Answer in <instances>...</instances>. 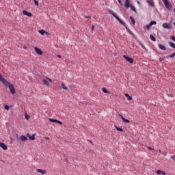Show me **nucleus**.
Returning a JSON list of instances; mask_svg holds the SVG:
<instances>
[{
	"mask_svg": "<svg viewBox=\"0 0 175 175\" xmlns=\"http://www.w3.org/2000/svg\"><path fill=\"white\" fill-rule=\"evenodd\" d=\"M94 28H95V26L92 25V31H94Z\"/></svg>",
	"mask_w": 175,
	"mask_h": 175,
	"instance_id": "39",
	"label": "nucleus"
},
{
	"mask_svg": "<svg viewBox=\"0 0 175 175\" xmlns=\"http://www.w3.org/2000/svg\"><path fill=\"white\" fill-rule=\"evenodd\" d=\"M142 47V49H146V46H144V45H143Z\"/></svg>",
	"mask_w": 175,
	"mask_h": 175,
	"instance_id": "44",
	"label": "nucleus"
},
{
	"mask_svg": "<svg viewBox=\"0 0 175 175\" xmlns=\"http://www.w3.org/2000/svg\"><path fill=\"white\" fill-rule=\"evenodd\" d=\"M103 92H104V94H110V92L107 91V89L106 88H103Z\"/></svg>",
	"mask_w": 175,
	"mask_h": 175,
	"instance_id": "24",
	"label": "nucleus"
},
{
	"mask_svg": "<svg viewBox=\"0 0 175 175\" xmlns=\"http://www.w3.org/2000/svg\"><path fill=\"white\" fill-rule=\"evenodd\" d=\"M53 83V81L51 79L46 77V79L42 80V83H44V85H47V87H50V83Z\"/></svg>",
	"mask_w": 175,
	"mask_h": 175,
	"instance_id": "4",
	"label": "nucleus"
},
{
	"mask_svg": "<svg viewBox=\"0 0 175 175\" xmlns=\"http://www.w3.org/2000/svg\"><path fill=\"white\" fill-rule=\"evenodd\" d=\"M129 4H130L129 0H126V1L124 2V6L126 9H129V7L131 6Z\"/></svg>",
	"mask_w": 175,
	"mask_h": 175,
	"instance_id": "13",
	"label": "nucleus"
},
{
	"mask_svg": "<svg viewBox=\"0 0 175 175\" xmlns=\"http://www.w3.org/2000/svg\"><path fill=\"white\" fill-rule=\"evenodd\" d=\"M156 173H157V174L166 175L165 172H163V171L159 170H157Z\"/></svg>",
	"mask_w": 175,
	"mask_h": 175,
	"instance_id": "15",
	"label": "nucleus"
},
{
	"mask_svg": "<svg viewBox=\"0 0 175 175\" xmlns=\"http://www.w3.org/2000/svg\"><path fill=\"white\" fill-rule=\"evenodd\" d=\"M25 120H29V118H30L29 115H28V113H25Z\"/></svg>",
	"mask_w": 175,
	"mask_h": 175,
	"instance_id": "29",
	"label": "nucleus"
},
{
	"mask_svg": "<svg viewBox=\"0 0 175 175\" xmlns=\"http://www.w3.org/2000/svg\"><path fill=\"white\" fill-rule=\"evenodd\" d=\"M147 2L150 6H154V1L152 0H147Z\"/></svg>",
	"mask_w": 175,
	"mask_h": 175,
	"instance_id": "19",
	"label": "nucleus"
},
{
	"mask_svg": "<svg viewBox=\"0 0 175 175\" xmlns=\"http://www.w3.org/2000/svg\"><path fill=\"white\" fill-rule=\"evenodd\" d=\"M34 50L36 51V53H37V54H38V55H42V54H43V52H42V50H40V49L38 48V47H34Z\"/></svg>",
	"mask_w": 175,
	"mask_h": 175,
	"instance_id": "8",
	"label": "nucleus"
},
{
	"mask_svg": "<svg viewBox=\"0 0 175 175\" xmlns=\"http://www.w3.org/2000/svg\"><path fill=\"white\" fill-rule=\"evenodd\" d=\"M131 35H133V36H135V34H133V33H131Z\"/></svg>",
	"mask_w": 175,
	"mask_h": 175,
	"instance_id": "46",
	"label": "nucleus"
},
{
	"mask_svg": "<svg viewBox=\"0 0 175 175\" xmlns=\"http://www.w3.org/2000/svg\"><path fill=\"white\" fill-rule=\"evenodd\" d=\"M23 49H24L25 50H27V46H23Z\"/></svg>",
	"mask_w": 175,
	"mask_h": 175,
	"instance_id": "43",
	"label": "nucleus"
},
{
	"mask_svg": "<svg viewBox=\"0 0 175 175\" xmlns=\"http://www.w3.org/2000/svg\"><path fill=\"white\" fill-rule=\"evenodd\" d=\"M148 150H150L151 151H153V152L155 151V150H154V148H151V147H150V146L148 147Z\"/></svg>",
	"mask_w": 175,
	"mask_h": 175,
	"instance_id": "33",
	"label": "nucleus"
},
{
	"mask_svg": "<svg viewBox=\"0 0 175 175\" xmlns=\"http://www.w3.org/2000/svg\"><path fill=\"white\" fill-rule=\"evenodd\" d=\"M162 1L163 2L165 8H167L168 9V10H172V9H173V6L170 3V2H169V1H167V0H162Z\"/></svg>",
	"mask_w": 175,
	"mask_h": 175,
	"instance_id": "3",
	"label": "nucleus"
},
{
	"mask_svg": "<svg viewBox=\"0 0 175 175\" xmlns=\"http://www.w3.org/2000/svg\"><path fill=\"white\" fill-rule=\"evenodd\" d=\"M49 120L51 122H56L57 124H59V125H62V122H61L57 119L49 118Z\"/></svg>",
	"mask_w": 175,
	"mask_h": 175,
	"instance_id": "7",
	"label": "nucleus"
},
{
	"mask_svg": "<svg viewBox=\"0 0 175 175\" xmlns=\"http://www.w3.org/2000/svg\"><path fill=\"white\" fill-rule=\"evenodd\" d=\"M172 40H174V42H175V36H173L172 37Z\"/></svg>",
	"mask_w": 175,
	"mask_h": 175,
	"instance_id": "36",
	"label": "nucleus"
},
{
	"mask_svg": "<svg viewBox=\"0 0 175 175\" xmlns=\"http://www.w3.org/2000/svg\"><path fill=\"white\" fill-rule=\"evenodd\" d=\"M172 159H173V161H175V155L171 157Z\"/></svg>",
	"mask_w": 175,
	"mask_h": 175,
	"instance_id": "35",
	"label": "nucleus"
},
{
	"mask_svg": "<svg viewBox=\"0 0 175 175\" xmlns=\"http://www.w3.org/2000/svg\"><path fill=\"white\" fill-rule=\"evenodd\" d=\"M38 32L40 33V35H44V33H46V31L44 29L38 30Z\"/></svg>",
	"mask_w": 175,
	"mask_h": 175,
	"instance_id": "22",
	"label": "nucleus"
},
{
	"mask_svg": "<svg viewBox=\"0 0 175 175\" xmlns=\"http://www.w3.org/2000/svg\"><path fill=\"white\" fill-rule=\"evenodd\" d=\"M119 116L121 117V118H122V121H123L124 122H126V123L131 122V121H129V120L125 119V118H124V116H122V114H119Z\"/></svg>",
	"mask_w": 175,
	"mask_h": 175,
	"instance_id": "12",
	"label": "nucleus"
},
{
	"mask_svg": "<svg viewBox=\"0 0 175 175\" xmlns=\"http://www.w3.org/2000/svg\"><path fill=\"white\" fill-rule=\"evenodd\" d=\"M162 27L165 29H170V25H169L167 23H163Z\"/></svg>",
	"mask_w": 175,
	"mask_h": 175,
	"instance_id": "14",
	"label": "nucleus"
},
{
	"mask_svg": "<svg viewBox=\"0 0 175 175\" xmlns=\"http://www.w3.org/2000/svg\"><path fill=\"white\" fill-rule=\"evenodd\" d=\"M131 35H133V36H135V34H133V33H131Z\"/></svg>",
	"mask_w": 175,
	"mask_h": 175,
	"instance_id": "47",
	"label": "nucleus"
},
{
	"mask_svg": "<svg viewBox=\"0 0 175 175\" xmlns=\"http://www.w3.org/2000/svg\"><path fill=\"white\" fill-rule=\"evenodd\" d=\"M110 14H111L113 17H115V18H116V20H118V21L122 24V25H125V22L123 21L122 20H121L118 16L117 14H114V12H113V11H109Z\"/></svg>",
	"mask_w": 175,
	"mask_h": 175,
	"instance_id": "2",
	"label": "nucleus"
},
{
	"mask_svg": "<svg viewBox=\"0 0 175 175\" xmlns=\"http://www.w3.org/2000/svg\"><path fill=\"white\" fill-rule=\"evenodd\" d=\"M34 5H36V6H39V2L36 0H34Z\"/></svg>",
	"mask_w": 175,
	"mask_h": 175,
	"instance_id": "30",
	"label": "nucleus"
},
{
	"mask_svg": "<svg viewBox=\"0 0 175 175\" xmlns=\"http://www.w3.org/2000/svg\"><path fill=\"white\" fill-rule=\"evenodd\" d=\"M123 57L127 62H129V64H133V59H132V57H129L126 55H124Z\"/></svg>",
	"mask_w": 175,
	"mask_h": 175,
	"instance_id": "6",
	"label": "nucleus"
},
{
	"mask_svg": "<svg viewBox=\"0 0 175 175\" xmlns=\"http://www.w3.org/2000/svg\"><path fill=\"white\" fill-rule=\"evenodd\" d=\"M131 35H133V36H135V34H133V33H131Z\"/></svg>",
	"mask_w": 175,
	"mask_h": 175,
	"instance_id": "48",
	"label": "nucleus"
},
{
	"mask_svg": "<svg viewBox=\"0 0 175 175\" xmlns=\"http://www.w3.org/2000/svg\"><path fill=\"white\" fill-rule=\"evenodd\" d=\"M23 13L24 16H27V17H32V14H31L30 12H27V10H23Z\"/></svg>",
	"mask_w": 175,
	"mask_h": 175,
	"instance_id": "9",
	"label": "nucleus"
},
{
	"mask_svg": "<svg viewBox=\"0 0 175 175\" xmlns=\"http://www.w3.org/2000/svg\"><path fill=\"white\" fill-rule=\"evenodd\" d=\"M159 152H160V153H161V150H159Z\"/></svg>",
	"mask_w": 175,
	"mask_h": 175,
	"instance_id": "49",
	"label": "nucleus"
},
{
	"mask_svg": "<svg viewBox=\"0 0 175 175\" xmlns=\"http://www.w3.org/2000/svg\"><path fill=\"white\" fill-rule=\"evenodd\" d=\"M159 49L163 50V51H166V46H165V45L159 44Z\"/></svg>",
	"mask_w": 175,
	"mask_h": 175,
	"instance_id": "16",
	"label": "nucleus"
},
{
	"mask_svg": "<svg viewBox=\"0 0 175 175\" xmlns=\"http://www.w3.org/2000/svg\"><path fill=\"white\" fill-rule=\"evenodd\" d=\"M27 136L29 137V139L30 140H35V136H36L35 134H33L31 136L29 134H27Z\"/></svg>",
	"mask_w": 175,
	"mask_h": 175,
	"instance_id": "17",
	"label": "nucleus"
},
{
	"mask_svg": "<svg viewBox=\"0 0 175 175\" xmlns=\"http://www.w3.org/2000/svg\"><path fill=\"white\" fill-rule=\"evenodd\" d=\"M45 139H46V140H50V137H45Z\"/></svg>",
	"mask_w": 175,
	"mask_h": 175,
	"instance_id": "37",
	"label": "nucleus"
},
{
	"mask_svg": "<svg viewBox=\"0 0 175 175\" xmlns=\"http://www.w3.org/2000/svg\"><path fill=\"white\" fill-rule=\"evenodd\" d=\"M21 139L22 142H27L28 140V138L26 136L21 135Z\"/></svg>",
	"mask_w": 175,
	"mask_h": 175,
	"instance_id": "18",
	"label": "nucleus"
},
{
	"mask_svg": "<svg viewBox=\"0 0 175 175\" xmlns=\"http://www.w3.org/2000/svg\"><path fill=\"white\" fill-rule=\"evenodd\" d=\"M38 173H41V174H46L47 172H46V170H42V169H37Z\"/></svg>",
	"mask_w": 175,
	"mask_h": 175,
	"instance_id": "10",
	"label": "nucleus"
},
{
	"mask_svg": "<svg viewBox=\"0 0 175 175\" xmlns=\"http://www.w3.org/2000/svg\"><path fill=\"white\" fill-rule=\"evenodd\" d=\"M170 45L172 49H175V44L174 42H170Z\"/></svg>",
	"mask_w": 175,
	"mask_h": 175,
	"instance_id": "28",
	"label": "nucleus"
},
{
	"mask_svg": "<svg viewBox=\"0 0 175 175\" xmlns=\"http://www.w3.org/2000/svg\"><path fill=\"white\" fill-rule=\"evenodd\" d=\"M137 3H138V5H140V2L139 1H137Z\"/></svg>",
	"mask_w": 175,
	"mask_h": 175,
	"instance_id": "45",
	"label": "nucleus"
},
{
	"mask_svg": "<svg viewBox=\"0 0 175 175\" xmlns=\"http://www.w3.org/2000/svg\"><path fill=\"white\" fill-rule=\"evenodd\" d=\"M62 88H63V90H65L66 91H67L68 90V88L65 86V83H62Z\"/></svg>",
	"mask_w": 175,
	"mask_h": 175,
	"instance_id": "26",
	"label": "nucleus"
},
{
	"mask_svg": "<svg viewBox=\"0 0 175 175\" xmlns=\"http://www.w3.org/2000/svg\"><path fill=\"white\" fill-rule=\"evenodd\" d=\"M4 109H5V110H9V109H10V107H9V105H5L4 106Z\"/></svg>",
	"mask_w": 175,
	"mask_h": 175,
	"instance_id": "32",
	"label": "nucleus"
},
{
	"mask_svg": "<svg viewBox=\"0 0 175 175\" xmlns=\"http://www.w3.org/2000/svg\"><path fill=\"white\" fill-rule=\"evenodd\" d=\"M118 2L120 3V5H122V1H121V0H118Z\"/></svg>",
	"mask_w": 175,
	"mask_h": 175,
	"instance_id": "34",
	"label": "nucleus"
},
{
	"mask_svg": "<svg viewBox=\"0 0 175 175\" xmlns=\"http://www.w3.org/2000/svg\"><path fill=\"white\" fill-rule=\"evenodd\" d=\"M58 58H62V56L60 55H57Z\"/></svg>",
	"mask_w": 175,
	"mask_h": 175,
	"instance_id": "41",
	"label": "nucleus"
},
{
	"mask_svg": "<svg viewBox=\"0 0 175 175\" xmlns=\"http://www.w3.org/2000/svg\"><path fill=\"white\" fill-rule=\"evenodd\" d=\"M85 18H91V16H85Z\"/></svg>",
	"mask_w": 175,
	"mask_h": 175,
	"instance_id": "38",
	"label": "nucleus"
},
{
	"mask_svg": "<svg viewBox=\"0 0 175 175\" xmlns=\"http://www.w3.org/2000/svg\"><path fill=\"white\" fill-rule=\"evenodd\" d=\"M0 81L2 83H3L5 87H8L10 90V92H11L12 95H14V94H16V89L14 88V86L13 85V84L10 83V82L8 81V80L5 79V78H3V77L1 74H0Z\"/></svg>",
	"mask_w": 175,
	"mask_h": 175,
	"instance_id": "1",
	"label": "nucleus"
},
{
	"mask_svg": "<svg viewBox=\"0 0 175 175\" xmlns=\"http://www.w3.org/2000/svg\"><path fill=\"white\" fill-rule=\"evenodd\" d=\"M157 25V22L156 21H151L150 23V24H148V25H146V29H151V27H152V25Z\"/></svg>",
	"mask_w": 175,
	"mask_h": 175,
	"instance_id": "5",
	"label": "nucleus"
},
{
	"mask_svg": "<svg viewBox=\"0 0 175 175\" xmlns=\"http://www.w3.org/2000/svg\"><path fill=\"white\" fill-rule=\"evenodd\" d=\"M46 35H50V33H49V32H47V31H46Z\"/></svg>",
	"mask_w": 175,
	"mask_h": 175,
	"instance_id": "42",
	"label": "nucleus"
},
{
	"mask_svg": "<svg viewBox=\"0 0 175 175\" xmlns=\"http://www.w3.org/2000/svg\"><path fill=\"white\" fill-rule=\"evenodd\" d=\"M174 56H175V53H173L172 54L168 55V57H169L170 58H172V57H174Z\"/></svg>",
	"mask_w": 175,
	"mask_h": 175,
	"instance_id": "31",
	"label": "nucleus"
},
{
	"mask_svg": "<svg viewBox=\"0 0 175 175\" xmlns=\"http://www.w3.org/2000/svg\"><path fill=\"white\" fill-rule=\"evenodd\" d=\"M139 44H140L141 47H142L144 46L142 42H139Z\"/></svg>",
	"mask_w": 175,
	"mask_h": 175,
	"instance_id": "40",
	"label": "nucleus"
},
{
	"mask_svg": "<svg viewBox=\"0 0 175 175\" xmlns=\"http://www.w3.org/2000/svg\"><path fill=\"white\" fill-rule=\"evenodd\" d=\"M0 147L3 148V150H8V146L3 142H0Z\"/></svg>",
	"mask_w": 175,
	"mask_h": 175,
	"instance_id": "11",
	"label": "nucleus"
},
{
	"mask_svg": "<svg viewBox=\"0 0 175 175\" xmlns=\"http://www.w3.org/2000/svg\"><path fill=\"white\" fill-rule=\"evenodd\" d=\"M130 8H131V10H133V12H135L136 13V8H135V6L131 5Z\"/></svg>",
	"mask_w": 175,
	"mask_h": 175,
	"instance_id": "25",
	"label": "nucleus"
},
{
	"mask_svg": "<svg viewBox=\"0 0 175 175\" xmlns=\"http://www.w3.org/2000/svg\"><path fill=\"white\" fill-rule=\"evenodd\" d=\"M150 40H152V42H155L157 40V39L154 36H152V34H150Z\"/></svg>",
	"mask_w": 175,
	"mask_h": 175,
	"instance_id": "23",
	"label": "nucleus"
},
{
	"mask_svg": "<svg viewBox=\"0 0 175 175\" xmlns=\"http://www.w3.org/2000/svg\"><path fill=\"white\" fill-rule=\"evenodd\" d=\"M130 20H131V21H132L133 25H135V23H136V22L135 21V18H133V16H130Z\"/></svg>",
	"mask_w": 175,
	"mask_h": 175,
	"instance_id": "27",
	"label": "nucleus"
},
{
	"mask_svg": "<svg viewBox=\"0 0 175 175\" xmlns=\"http://www.w3.org/2000/svg\"><path fill=\"white\" fill-rule=\"evenodd\" d=\"M124 96H126L129 100H132V96H129V94H124Z\"/></svg>",
	"mask_w": 175,
	"mask_h": 175,
	"instance_id": "20",
	"label": "nucleus"
},
{
	"mask_svg": "<svg viewBox=\"0 0 175 175\" xmlns=\"http://www.w3.org/2000/svg\"><path fill=\"white\" fill-rule=\"evenodd\" d=\"M115 128H116V129L117 131H118L119 132H124V129H122V128H120V127H118V126H116Z\"/></svg>",
	"mask_w": 175,
	"mask_h": 175,
	"instance_id": "21",
	"label": "nucleus"
}]
</instances>
